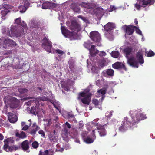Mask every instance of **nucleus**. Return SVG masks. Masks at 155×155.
I'll list each match as a JSON object with an SVG mask.
<instances>
[{"label":"nucleus","instance_id":"f257e3e1","mask_svg":"<svg viewBox=\"0 0 155 155\" xmlns=\"http://www.w3.org/2000/svg\"><path fill=\"white\" fill-rule=\"evenodd\" d=\"M133 48L131 47H127L124 48L123 51L127 58V63L130 66L133 67H138V63L136 60L135 58L134 57L128 58V57L132 53Z\"/></svg>","mask_w":155,"mask_h":155},{"label":"nucleus","instance_id":"f03ea898","mask_svg":"<svg viewBox=\"0 0 155 155\" xmlns=\"http://www.w3.org/2000/svg\"><path fill=\"white\" fill-rule=\"evenodd\" d=\"M133 121L131 122L127 117H125L118 128L120 132H124L127 130L128 128L134 127H136L137 126L134 124Z\"/></svg>","mask_w":155,"mask_h":155},{"label":"nucleus","instance_id":"7ed1b4c3","mask_svg":"<svg viewBox=\"0 0 155 155\" xmlns=\"http://www.w3.org/2000/svg\"><path fill=\"white\" fill-rule=\"evenodd\" d=\"M10 31L11 33L8 30V35L11 37H18L23 35L25 34L23 28L20 26H12L11 27Z\"/></svg>","mask_w":155,"mask_h":155},{"label":"nucleus","instance_id":"20e7f679","mask_svg":"<svg viewBox=\"0 0 155 155\" xmlns=\"http://www.w3.org/2000/svg\"><path fill=\"white\" fill-rule=\"evenodd\" d=\"M4 150L6 152H12L14 151H16L20 148V147L16 145H13L12 146H9L8 144L9 143H13L14 142V141L11 138H9L5 139L4 140Z\"/></svg>","mask_w":155,"mask_h":155},{"label":"nucleus","instance_id":"39448f33","mask_svg":"<svg viewBox=\"0 0 155 155\" xmlns=\"http://www.w3.org/2000/svg\"><path fill=\"white\" fill-rule=\"evenodd\" d=\"M16 44V42L12 39L8 38H0V46L4 49H9L15 46Z\"/></svg>","mask_w":155,"mask_h":155},{"label":"nucleus","instance_id":"423d86ee","mask_svg":"<svg viewBox=\"0 0 155 155\" xmlns=\"http://www.w3.org/2000/svg\"><path fill=\"white\" fill-rule=\"evenodd\" d=\"M133 114H135L132 117V121L133 122L134 124H135L137 126V124L140 120L146 119L147 118V117L146 115L140 113V111H136L134 112Z\"/></svg>","mask_w":155,"mask_h":155},{"label":"nucleus","instance_id":"0eeeda50","mask_svg":"<svg viewBox=\"0 0 155 155\" xmlns=\"http://www.w3.org/2000/svg\"><path fill=\"white\" fill-rule=\"evenodd\" d=\"M8 97L6 96L3 99L5 107H17L19 102V100L13 97Z\"/></svg>","mask_w":155,"mask_h":155},{"label":"nucleus","instance_id":"6e6552de","mask_svg":"<svg viewBox=\"0 0 155 155\" xmlns=\"http://www.w3.org/2000/svg\"><path fill=\"white\" fill-rule=\"evenodd\" d=\"M43 42L42 44V46L43 48L45 49L47 51L51 52L52 47V43L49 39L46 37L44 38L42 40Z\"/></svg>","mask_w":155,"mask_h":155},{"label":"nucleus","instance_id":"1a4fd4ad","mask_svg":"<svg viewBox=\"0 0 155 155\" xmlns=\"http://www.w3.org/2000/svg\"><path fill=\"white\" fill-rule=\"evenodd\" d=\"M27 110L28 113L32 114L33 115L41 113V112L44 114L45 112V110L42 108H40V107H31V108L28 107Z\"/></svg>","mask_w":155,"mask_h":155},{"label":"nucleus","instance_id":"9d476101","mask_svg":"<svg viewBox=\"0 0 155 155\" xmlns=\"http://www.w3.org/2000/svg\"><path fill=\"white\" fill-rule=\"evenodd\" d=\"M90 37L91 40L96 43L100 42L101 39L100 34L96 31L91 32L90 33Z\"/></svg>","mask_w":155,"mask_h":155},{"label":"nucleus","instance_id":"9b49d317","mask_svg":"<svg viewBox=\"0 0 155 155\" xmlns=\"http://www.w3.org/2000/svg\"><path fill=\"white\" fill-rule=\"evenodd\" d=\"M70 28L73 31L78 32L81 30L80 25L77 22L75 21H72L70 26Z\"/></svg>","mask_w":155,"mask_h":155},{"label":"nucleus","instance_id":"f8f14e48","mask_svg":"<svg viewBox=\"0 0 155 155\" xmlns=\"http://www.w3.org/2000/svg\"><path fill=\"white\" fill-rule=\"evenodd\" d=\"M55 110H58L59 112L63 114L65 117H66L68 118L73 119L74 118V115L72 114V112H68L65 111H64L61 112V111L60 109V107H54Z\"/></svg>","mask_w":155,"mask_h":155},{"label":"nucleus","instance_id":"ddd939ff","mask_svg":"<svg viewBox=\"0 0 155 155\" xmlns=\"http://www.w3.org/2000/svg\"><path fill=\"white\" fill-rule=\"evenodd\" d=\"M112 67L114 68L115 69H123L125 71L127 70L124 64L119 62H117L113 64Z\"/></svg>","mask_w":155,"mask_h":155},{"label":"nucleus","instance_id":"4468645a","mask_svg":"<svg viewBox=\"0 0 155 155\" xmlns=\"http://www.w3.org/2000/svg\"><path fill=\"white\" fill-rule=\"evenodd\" d=\"M21 147L24 151H26L27 153H29L30 150L29 143L28 140H25L23 141L21 143Z\"/></svg>","mask_w":155,"mask_h":155},{"label":"nucleus","instance_id":"2eb2a0df","mask_svg":"<svg viewBox=\"0 0 155 155\" xmlns=\"http://www.w3.org/2000/svg\"><path fill=\"white\" fill-rule=\"evenodd\" d=\"M8 116L9 121L12 123H15L18 120L16 115L10 112L8 113Z\"/></svg>","mask_w":155,"mask_h":155},{"label":"nucleus","instance_id":"dca6fc26","mask_svg":"<svg viewBox=\"0 0 155 155\" xmlns=\"http://www.w3.org/2000/svg\"><path fill=\"white\" fill-rule=\"evenodd\" d=\"M79 5L82 7H84L89 9H93L94 7V5L92 3H86L82 2Z\"/></svg>","mask_w":155,"mask_h":155},{"label":"nucleus","instance_id":"f3484780","mask_svg":"<svg viewBox=\"0 0 155 155\" xmlns=\"http://www.w3.org/2000/svg\"><path fill=\"white\" fill-rule=\"evenodd\" d=\"M40 23L39 21L34 20H31L29 22V25L31 28H38L40 25Z\"/></svg>","mask_w":155,"mask_h":155},{"label":"nucleus","instance_id":"a211bd4d","mask_svg":"<svg viewBox=\"0 0 155 155\" xmlns=\"http://www.w3.org/2000/svg\"><path fill=\"white\" fill-rule=\"evenodd\" d=\"M115 28V26L114 24L110 22L108 23L104 26V30L107 32L110 31Z\"/></svg>","mask_w":155,"mask_h":155},{"label":"nucleus","instance_id":"6ab92c4d","mask_svg":"<svg viewBox=\"0 0 155 155\" xmlns=\"http://www.w3.org/2000/svg\"><path fill=\"white\" fill-rule=\"evenodd\" d=\"M70 8L75 12L78 13L80 12V8L77 3L75 2L72 3L71 5Z\"/></svg>","mask_w":155,"mask_h":155},{"label":"nucleus","instance_id":"aec40b11","mask_svg":"<svg viewBox=\"0 0 155 155\" xmlns=\"http://www.w3.org/2000/svg\"><path fill=\"white\" fill-rule=\"evenodd\" d=\"M54 4L48 2H44L42 4V8L51 9L54 7Z\"/></svg>","mask_w":155,"mask_h":155},{"label":"nucleus","instance_id":"412c9836","mask_svg":"<svg viewBox=\"0 0 155 155\" xmlns=\"http://www.w3.org/2000/svg\"><path fill=\"white\" fill-rule=\"evenodd\" d=\"M32 127V128L29 133L32 135H35L36 132L40 129V127L36 125V124L35 122L33 123Z\"/></svg>","mask_w":155,"mask_h":155},{"label":"nucleus","instance_id":"4be33fe9","mask_svg":"<svg viewBox=\"0 0 155 155\" xmlns=\"http://www.w3.org/2000/svg\"><path fill=\"white\" fill-rule=\"evenodd\" d=\"M114 71L111 69L104 71L102 73V74L104 76L107 77L108 76H112L114 75Z\"/></svg>","mask_w":155,"mask_h":155},{"label":"nucleus","instance_id":"5701e85b","mask_svg":"<svg viewBox=\"0 0 155 155\" xmlns=\"http://www.w3.org/2000/svg\"><path fill=\"white\" fill-rule=\"evenodd\" d=\"M95 46L93 45L91 46V48L89 49L90 53L91 56H95L99 52L98 50L95 48Z\"/></svg>","mask_w":155,"mask_h":155},{"label":"nucleus","instance_id":"b1692460","mask_svg":"<svg viewBox=\"0 0 155 155\" xmlns=\"http://www.w3.org/2000/svg\"><path fill=\"white\" fill-rule=\"evenodd\" d=\"M61 30L62 34L66 37L70 36L72 35V33L66 29L64 26H61Z\"/></svg>","mask_w":155,"mask_h":155},{"label":"nucleus","instance_id":"393cba45","mask_svg":"<svg viewBox=\"0 0 155 155\" xmlns=\"http://www.w3.org/2000/svg\"><path fill=\"white\" fill-rule=\"evenodd\" d=\"M136 57L140 64H142L144 63V61L143 58V54L142 51H138L136 54Z\"/></svg>","mask_w":155,"mask_h":155},{"label":"nucleus","instance_id":"a878e982","mask_svg":"<svg viewBox=\"0 0 155 155\" xmlns=\"http://www.w3.org/2000/svg\"><path fill=\"white\" fill-rule=\"evenodd\" d=\"M134 26L133 25L127 26L126 28V33L129 35H132L134 31Z\"/></svg>","mask_w":155,"mask_h":155},{"label":"nucleus","instance_id":"bb28decb","mask_svg":"<svg viewBox=\"0 0 155 155\" xmlns=\"http://www.w3.org/2000/svg\"><path fill=\"white\" fill-rule=\"evenodd\" d=\"M81 100L84 104L89 105L91 101L90 95L89 94L86 95L85 97L81 99Z\"/></svg>","mask_w":155,"mask_h":155},{"label":"nucleus","instance_id":"cd10ccee","mask_svg":"<svg viewBox=\"0 0 155 155\" xmlns=\"http://www.w3.org/2000/svg\"><path fill=\"white\" fill-rule=\"evenodd\" d=\"M15 22L17 24L20 25L24 28H26L27 26L26 24L24 21H21V19L20 17L17 18L15 20Z\"/></svg>","mask_w":155,"mask_h":155},{"label":"nucleus","instance_id":"c85d7f7f","mask_svg":"<svg viewBox=\"0 0 155 155\" xmlns=\"http://www.w3.org/2000/svg\"><path fill=\"white\" fill-rule=\"evenodd\" d=\"M20 94L24 96H26L28 95V90L26 88H19L18 90Z\"/></svg>","mask_w":155,"mask_h":155},{"label":"nucleus","instance_id":"c756f323","mask_svg":"<svg viewBox=\"0 0 155 155\" xmlns=\"http://www.w3.org/2000/svg\"><path fill=\"white\" fill-rule=\"evenodd\" d=\"M15 136L21 139H24L27 137L25 133L23 131L21 132L20 133H19L18 132H16L15 133Z\"/></svg>","mask_w":155,"mask_h":155},{"label":"nucleus","instance_id":"7c9ffc66","mask_svg":"<svg viewBox=\"0 0 155 155\" xmlns=\"http://www.w3.org/2000/svg\"><path fill=\"white\" fill-rule=\"evenodd\" d=\"M143 2L142 0L137 1V3L135 4V7L137 9L140 10L141 7H145V6L144 5L143 3L141 2Z\"/></svg>","mask_w":155,"mask_h":155},{"label":"nucleus","instance_id":"2f4dec72","mask_svg":"<svg viewBox=\"0 0 155 155\" xmlns=\"http://www.w3.org/2000/svg\"><path fill=\"white\" fill-rule=\"evenodd\" d=\"M28 7V6L25 4L24 5H21L18 7V11H19L21 13H24L26 11Z\"/></svg>","mask_w":155,"mask_h":155},{"label":"nucleus","instance_id":"473e14b6","mask_svg":"<svg viewBox=\"0 0 155 155\" xmlns=\"http://www.w3.org/2000/svg\"><path fill=\"white\" fill-rule=\"evenodd\" d=\"M105 126V124L104 125L102 128L99 130L98 132L99 133L101 137L104 136L106 134V130L104 128V127Z\"/></svg>","mask_w":155,"mask_h":155},{"label":"nucleus","instance_id":"72a5a7b5","mask_svg":"<svg viewBox=\"0 0 155 155\" xmlns=\"http://www.w3.org/2000/svg\"><path fill=\"white\" fill-rule=\"evenodd\" d=\"M143 2L142 3L144 4V5H149L153 4L155 2V0H142Z\"/></svg>","mask_w":155,"mask_h":155},{"label":"nucleus","instance_id":"f704fd0d","mask_svg":"<svg viewBox=\"0 0 155 155\" xmlns=\"http://www.w3.org/2000/svg\"><path fill=\"white\" fill-rule=\"evenodd\" d=\"M97 92L99 94H102V98H101V101L104 100L105 97L104 95L106 93V90H104L102 89H100L97 91Z\"/></svg>","mask_w":155,"mask_h":155},{"label":"nucleus","instance_id":"c9c22d12","mask_svg":"<svg viewBox=\"0 0 155 155\" xmlns=\"http://www.w3.org/2000/svg\"><path fill=\"white\" fill-rule=\"evenodd\" d=\"M51 152L52 153V154L49 153V150H47L44 151H42L40 150L39 151V155H53L54 154L53 152L51 151Z\"/></svg>","mask_w":155,"mask_h":155},{"label":"nucleus","instance_id":"e433bc0d","mask_svg":"<svg viewBox=\"0 0 155 155\" xmlns=\"http://www.w3.org/2000/svg\"><path fill=\"white\" fill-rule=\"evenodd\" d=\"M110 54L112 57L114 58H118L120 55L119 52L116 51H112Z\"/></svg>","mask_w":155,"mask_h":155},{"label":"nucleus","instance_id":"4c0bfd02","mask_svg":"<svg viewBox=\"0 0 155 155\" xmlns=\"http://www.w3.org/2000/svg\"><path fill=\"white\" fill-rule=\"evenodd\" d=\"M84 141L87 143L89 144L93 143L94 141V139L90 138L88 137L86 138H84Z\"/></svg>","mask_w":155,"mask_h":155},{"label":"nucleus","instance_id":"58836bf2","mask_svg":"<svg viewBox=\"0 0 155 155\" xmlns=\"http://www.w3.org/2000/svg\"><path fill=\"white\" fill-rule=\"evenodd\" d=\"M10 12L9 10H2L1 11L2 18L3 19H5V17L6 15Z\"/></svg>","mask_w":155,"mask_h":155},{"label":"nucleus","instance_id":"ea45409f","mask_svg":"<svg viewBox=\"0 0 155 155\" xmlns=\"http://www.w3.org/2000/svg\"><path fill=\"white\" fill-rule=\"evenodd\" d=\"M2 7L4 9L7 10H9V9H11L12 7L8 4H4L2 5Z\"/></svg>","mask_w":155,"mask_h":155},{"label":"nucleus","instance_id":"a19ab883","mask_svg":"<svg viewBox=\"0 0 155 155\" xmlns=\"http://www.w3.org/2000/svg\"><path fill=\"white\" fill-rule=\"evenodd\" d=\"M48 137L51 142H54L55 136L54 134H50L48 135Z\"/></svg>","mask_w":155,"mask_h":155},{"label":"nucleus","instance_id":"79ce46f5","mask_svg":"<svg viewBox=\"0 0 155 155\" xmlns=\"http://www.w3.org/2000/svg\"><path fill=\"white\" fill-rule=\"evenodd\" d=\"M113 112V111H110L109 112L108 111L105 114L106 117L105 118V119H106L107 120H108L107 118H106V117H110L112 116V113Z\"/></svg>","mask_w":155,"mask_h":155},{"label":"nucleus","instance_id":"37998d69","mask_svg":"<svg viewBox=\"0 0 155 155\" xmlns=\"http://www.w3.org/2000/svg\"><path fill=\"white\" fill-rule=\"evenodd\" d=\"M51 103L52 104L54 107H60V103L58 101L55 100L52 101Z\"/></svg>","mask_w":155,"mask_h":155},{"label":"nucleus","instance_id":"c03bdc74","mask_svg":"<svg viewBox=\"0 0 155 155\" xmlns=\"http://www.w3.org/2000/svg\"><path fill=\"white\" fill-rule=\"evenodd\" d=\"M39 146V143L36 141H35L32 143V146L33 148L36 149Z\"/></svg>","mask_w":155,"mask_h":155},{"label":"nucleus","instance_id":"a18cd8bd","mask_svg":"<svg viewBox=\"0 0 155 155\" xmlns=\"http://www.w3.org/2000/svg\"><path fill=\"white\" fill-rule=\"evenodd\" d=\"M155 55V53L153 52L152 51H149V52L147 53V56L148 57H150L154 56Z\"/></svg>","mask_w":155,"mask_h":155},{"label":"nucleus","instance_id":"49530a36","mask_svg":"<svg viewBox=\"0 0 155 155\" xmlns=\"http://www.w3.org/2000/svg\"><path fill=\"white\" fill-rule=\"evenodd\" d=\"M62 134H64L65 136H67L68 135V130L66 128H64L62 130Z\"/></svg>","mask_w":155,"mask_h":155},{"label":"nucleus","instance_id":"de8ad7c7","mask_svg":"<svg viewBox=\"0 0 155 155\" xmlns=\"http://www.w3.org/2000/svg\"><path fill=\"white\" fill-rule=\"evenodd\" d=\"M134 29H136V32L137 33L140 35H142V33L140 30L136 26H134L133 27Z\"/></svg>","mask_w":155,"mask_h":155},{"label":"nucleus","instance_id":"09e8293b","mask_svg":"<svg viewBox=\"0 0 155 155\" xmlns=\"http://www.w3.org/2000/svg\"><path fill=\"white\" fill-rule=\"evenodd\" d=\"M56 52L59 54V56H61L63 54H64V52L62 51L61 50L58 49L56 50Z\"/></svg>","mask_w":155,"mask_h":155},{"label":"nucleus","instance_id":"8fccbe9b","mask_svg":"<svg viewBox=\"0 0 155 155\" xmlns=\"http://www.w3.org/2000/svg\"><path fill=\"white\" fill-rule=\"evenodd\" d=\"M86 96V93L82 92H81L79 94V96L78 97V99L80 100L81 99L80 97H85Z\"/></svg>","mask_w":155,"mask_h":155},{"label":"nucleus","instance_id":"3c124183","mask_svg":"<svg viewBox=\"0 0 155 155\" xmlns=\"http://www.w3.org/2000/svg\"><path fill=\"white\" fill-rule=\"evenodd\" d=\"M34 101H28L27 102H26L25 103L24 106H31V104L33 103Z\"/></svg>","mask_w":155,"mask_h":155},{"label":"nucleus","instance_id":"603ef678","mask_svg":"<svg viewBox=\"0 0 155 155\" xmlns=\"http://www.w3.org/2000/svg\"><path fill=\"white\" fill-rule=\"evenodd\" d=\"M84 46L86 48L89 49L90 46V44L88 42H85L84 44Z\"/></svg>","mask_w":155,"mask_h":155},{"label":"nucleus","instance_id":"864d4df0","mask_svg":"<svg viewBox=\"0 0 155 155\" xmlns=\"http://www.w3.org/2000/svg\"><path fill=\"white\" fill-rule=\"evenodd\" d=\"M92 102L95 106H97L99 104V101L96 99H94L92 100Z\"/></svg>","mask_w":155,"mask_h":155},{"label":"nucleus","instance_id":"5fc2aeb1","mask_svg":"<svg viewBox=\"0 0 155 155\" xmlns=\"http://www.w3.org/2000/svg\"><path fill=\"white\" fill-rule=\"evenodd\" d=\"M38 134L41 135V136L43 138H45V132L42 130H40L38 132Z\"/></svg>","mask_w":155,"mask_h":155},{"label":"nucleus","instance_id":"6e6d98bb","mask_svg":"<svg viewBox=\"0 0 155 155\" xmlns=\"http://www.w3.org/2000/svg\"><path fill=\"white\" fill-rule=\"evenodd\" d=\"M84 126V124L81 123H79L78 126V129L80 130H81Z\"/></svg>","mask_w":155,"mask_h":155},{"label":"nucleus","instance_id":"4d7b16f0","mask_svg":"<svg viewBox=\"0 0 155 155\" xmlns=\"http://www.w3.org/2000/svg\"><path fill=\"white\" fill-rule=\"evenodd\" d=\"M65 127L68 128L70 129L71 128V125L68 122H66L65 124Z\"/></svg>","mask_w":155,"mask_h":155},{"label":"nucleus","instance_id":"13d9d810","mask_svg":"<svg viewBox=\"0 0 155 155\" xmlns=\"http://www.w3.org/2000/svg\"><path fill=\"white\" fill-rule=\"evenodd\" d=\"M46 121L48 122V123L47 124V125L48 126H49L52 123L51 120L50 119H47Z\"/></svg>","mask_w":155,"mask_h":155},{"label":"nucleus","instance_id":"bf43d9fd","mask_svg":"<svg viewBox=\"0 0 155 155\" xmlns=\"http://www.w3.org/2000/svg\"><path fill=\"white\" fill-rule=\"evenodd\" d=\"M29 127L27 125H25L24 127L22 128V130L24 131H25L28 129Z\"/></svg>","mask_w":155,"mask_h":155},{"label":"nucleus","instance_id":"052dcab7","mask_svg":"<svg viewBox=\"0 0 155 155\" xmlns=\"http://www.w3.org/2000/svg\"><path fill=\"white\" fill-rule=\"evenodd\" d=\"M106 55V53L104 51H101L99 54V56H105Z\"/></svg>","mask_w":155,"mask_h":155},{"label":"nucleus","instance_id":"680f3d73","mask_svg":"<svg viewBox=\"0 0 155 155\" xmlns=\"http://www.w3.org/2000/svg\"><path fill=\"white\" fill-rule=\"evenodd\" d=\"M99 65L101 67H103L105 66V64L103 61H101L99 63Z\"/></svg>","mask_w":155,"mask_h":155},{"label":"nucleus","instance_id":"e2e57ef3","mask_svg":"<svg viewBox=\"0 0 155 155\" xmlns=\"http://www.w3.org/2000/svg\"><path fill=\"white\" fill-rule=\"evenodd\" d=\"M62 88H64L65 90L68 91V87L67 86H65L63 85H62Z\"/></svg>","mask_w":155,"mask_h":155},{"label":"nucleus","instance_id":"0e129e2a","mask_svg":"<svg viewBox=\"0 0 155 155\" xmlns=\"http://www.w3.org/2000/svg\"><path fill=\"white\" fill-rule=\"evenodd\" d=\"M116 9V8L114 6H110V11H112L114 10H115Z\"/></svg>","mask_w":155,"mask_h":155},{"label":"nucleus","instance_id":"69168bd1","mask_svg":"<svg viewBox=\"0 0 155 155\" xmlns=\"http://www.w3.org/2000/svg\"><path fill=\"white\" fill-rule=\"evenodd\" d=\"M4 139V136L3 135L0 133V140H2Z\"/></svg>","mask_w":155,"mask_h":155},{"label":"nucleus","instance_id":"338daca9","mask_svg":"<svg viewBox=\"0 0 155 155\" xmlns=\"http://www.w3.org/2000/svg\"><path fill=\"white\" fill-rule=\"evenodd\" d=\"M134 22L135 24L136 25H137L138 24V21L137 20V19L136 18L134 20Z\"/></svg>","mask_w":155,"mask_h":155},{"label":"nucleus","instance_id":"774afa93","mask_svg":"<svg viewBox=\"0 0 155 155\" xmlns=\"http://www.w3.org/2000/svg\"><path fill=\"white\" fill-rule=\"evenodd\" d=\"M87 135V134L86 133V132L85 133H83L81 134V136L82 137L84 138L85 137V135Z\"/></svg>","mask_w":155,"mask_h":155}]
</instances>
